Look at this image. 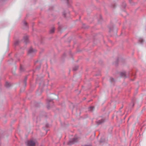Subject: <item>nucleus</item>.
Instances as JSON below:
<instances>
[{"mask_svg": "<svg viewBox=\"0 0 146 146\" xmlns=\"http://www.w3.org/2000/svg\"><path fill=\"white\" fill-rule=\"evenodd\" d=\"M27 76H26L25 77L24 79L23 80L24 83L25 84V86L26 85V84H27L26 80H27Z\"/></svg>", "mask_w": 146, "mask_h": 146, "instance_id": "nucleus-10", "label": "nucleus"}, {"mask_svg": "<svg viewBox=\"0 0 146 146\" xmlns=\"http://www.w3.org/2000/svg\"><path fill=\"white\" fill-rule=\"evenodd\" d=\"M35 142L32 140L28 141H27V146H35Z\"/></svg>", "mask_w": 146, "mask_h": 146, "instance_id": "nucleus-2", "label": "nucleus"}, {"mask_svg": "<svg viewBox=\"0 0 146 146\" xmlns=\"http://www.w3.org/2000/svg\"><path fill=\"white\" fill-rule=\"evenodd\" d=\"M94 107L92 106H90L88 108V110L89 111H92L94 109Z\"/></svg>", "mask_w": 146, "mask_h": 146, "instance_id": "nucleus-9", "label": "nucleus"}, {"mask_svg": "<svg viewBox=\"0 0 146 146\" xmlns=\"http://www.w3.org/2000/svg\"><path fill=\"white\" fill-rule=\"evenodd\" d=\"M129 120V118L128 119V121Z\"/></svg>", "mask_w": 146, "mask_h": 146, "instance_id": "nucleus-25", "label": "nucleus"}, {"mask_svg": "<svg viewBox=\"0 0 146 146\" xmlns=\"http://www.w3.org/2000/svg\"><path fill=\"white\" fill-rule=\"evenodd\" d=\"M144 42V40L141 38H140L139 40V42L142 44Z\"/></svg>", "mask_w": 146, "mask_h": 146, "instance_id": "nucleus-11", "label": "nucleus"}, {"mask_svg": "<svg viewBox=\"0 0 146 146\" xmlns=\"http://www.w3.org/2000/svg\"><path fill=\"white\" fill-rule=\"evenodd\" d=\"M78 68V66H76L75 67H74V68H73V70L74 71H76L77 70Z\"/></svg>", "mask_w": 146, "mask_h": 146, "instance_id": "nucleus-13", "label": "nucleus"}, {"mask_svg": "<svg viewBox=\"0 0 146 146\" xmlns=\"http://www.w3.org/2000/svg\"><path fill=\"white\" fill-rule=\"evenodd\" d=\"M19 42V41L18 40H17L15 41L14 43V45L16 46L18 44Z\"/></svg>", "mask_w": 146, "mask_h": 146, "instance_id": "nucleus-12", "label": "nucleus"}, {"mask_svg": "<svg viewBox=\"0 0 146 146\" xmlns=\"http://www.w3.org/2000/svg\"><path fill=\"white\" fill-rule=\"evenodd\" d=\"M5 86L6 87L9 88V87L11 85L9 83L7 82H6L5 83Z\"/></svg>", "mask_w": 146, "mask_h": 146, "instance_id": "nucleus-7", "label": "nucleus"}, {"mask_svg": "<svg viewBox=\"0 0 146 146\" xmlns=\"http://www.w3.org/2000/svg\"><path fill=\"white\" fill-rule=\"evenodd\" d=\"M122 6L123 7V8H124L125 7L126 4L125 2H123Z\"/></svg>", "mask_w": 146, "mask_h": 146, "instance_id": "nucleus-18", "label": "nucleus"}, {"mask_svg": "<svg viewBox=\"0 0 146 146\" xmlns=\"http://www.w3.org/2000/svg\"><path fill=\"white\" fill-rule=\"evenodd\" d=\"M129 2L131 3V0H129Z\"/></svg>", "mask_w": 146, "mask_h": 146, "instance_id": "nucleus-23", "label": "nucleus"}, {"mask_svg": "<svg viewBox=\"0 0 146 146\" xmlns=\"http://www.w3.org/2000/svg\"><path fill=\"white\" fill-rule=\"evenodd\" d=\"M36 51V50L33 49L32 47H31L28 51V54L33 53Z\"/></svg>", "mask_w": 146, "mask_h": 146, "instance_id": "nucleus-3", "label": "nucleus"}, {"mask_svg": "<svg viewBox=\"0 0 146 146\" xmlns=\"http://www.w3.org/2000/svg\"><path fill=\"white\" fill-rule=\"evenodd\" d=\"M54 27H53L50 30L49 33H52L54 32Z\"/></svg>", "mask_w": 146, "mask_h": 146, "instance_id": "nucleus-8", "label": "nucleus"}, {"mask_svg": "<svg viewBox=\"0 0 146 146\" xmlns=\"http://www.w3.org/2000/svg\"><path fill=\"white\" fill-rule=\"evenodd\" d=\"M100 142H102V141H100Z\"/></svg>", "mask_w": 146, "mask_h": 146, "instance_id": "nucleus-26", "label": "nucleus"}, {"mask_svg": "<svg viewBox=\"0 0 146 146\" xmlns=\"http://www.w3.org/2000/svg\"><path fill=\"white\" fill-rule=\"evenodd\" d=\"M23 23L24 25H25V26H26V27H27V23L25 21H24L23 22Z\"/></svg>", "mask_w": 146, "mask_h": 146, "instance_id": "nucleus-16", "label": "nucleus"}, {"mask_svg": "<svg viewBox=\"0 0 146 146\" xmlns=\"http://www.w3.org/2000/svg\"><path fill=\"white\" fill-rule=\"evenodd\" d=\"M48 106H47V108L48 109H49V103H48Z\"/></svg>", "mask_w": 146, "mask_h": 146, "instance_id": "nucleus-21", "label": "nucleus"}, {"mask_svg": "<svg viewBox=\"0 0 146 146\" xmlns=\"http://www.w3.org/2000/svg\"><path fill=\"white\" fill-rule=\"evenodd\" d=\"M92 146V145H84V146Z\"/></svg>", "mask_w": 146, "mask_h": 146, "instance_id": "nucleus-20", "label": "nucleus"}, {"mask_svg": "<svg viewBox=\"0 0 146 146\" xmlns=\"http://www.w3.org/2000/svg\"><path fill=\"white\" fill-rule=\"evenodd\" d=\"M110 81L111 82H114L115 80L113 78H110Z\"/></svg>", "mask_w": 146, "mask_h": 146, "instance_id": "nucleus-15", "label": "nucleus"}, {"mask_svg": "<svg viewBox=\"0 0 146 146\" xmlns=\"http://www.w3.org/2000/svg\"><path fill=\"white\" fill-rule=\"evenodd\" d=\"M77 138H74L70 140L69 141L68 143V144L69 145H70L72 144H74V143L77 141Z\"/></svg>", "mask_w": 146, "mask_h": 146, "instance_id": "nucleus-1", "label": "nucleus"}, {"mask_svg": "<svg viewBox=\"0 0 146 146\" xmlns=\"http://www.w3.org/2000/svg\"><path fill=\"white\" fill-rule=\"evenodd\" d=\"M20 71H23V67L21 65H20Z\"/></svg>", "mask_w": 146, "mask_h": 146, "instance_id": "nucleus-17", "label": "nucleus"}, {"mask_svg": "<svg viewBox=\"0 0 146 146\" xmlns=\"http://www.w3.org/2000/svg\"><path fill=\"white\" fill-rule=\"evenodd\" d=\"M40 66H39L37 67H36V69H39L40 68Z\"/></svg>", "mask_w": 146, "mask_h": 146, "instance_id": "nucleus-19", "label": "nucleus"}, {"mask_svg": "<svg viewBox=\"0 0 146 146\" xmlns=\"http://www.w3.org/2000/svg\"><path fill=\"white\" fill-rule=\"evenodd\" d=\"M123 106L121 108H123Z\"/></svg>", "mask_w": 146, "mask_h": 146, "instance_id": "nucleus-24", "label": "nucleus"}, {"mask_svg": "<svg viewBox=\"0 0 146 146\" xmlns=\"http://www.w3.org/2000/svg\"><path fill=\"white\" fill-rule=\"evenodd\" d=\"M134 106V104L133 102H131L129 104V106L130 107H133Z\"/></svg>", "mask_w": 146, "mask_h": 146, "instance_id": "nucleus-14", "label": "nucleus"}, {"mask_svg": "<svg viewBox=\"0 0 146 146\" xmlns=\"http://www.w3.org/2000/svg\"><path fill=\"white\" fill-rule=\"evenodd\" d=\"M104 120L102 119L101 120H98V121H97L96 122L98 125H99L102 123L104 122Z\"/></svg>", "mask_w": 146, "mask_h": 146, "instance_id": "nucleus-6", "label": "nucleus"}, {"mask_svg": "<svg viewBox=\"0 0 146 146\" xmlns=\"http://www.w3.org/2000/svg\"><path fill=\"white\" fill-rule=\"evenodd\" d=\"M120 76L121 77L123 78H126L127 77L126 76V74L125 72H121Z\"/></svg>", "mask_w": 146, "mask_h": 146, "instance_id": "nucleus-5", "label": "nucleus"}, {"mask_svg": "<svg viewBox=\"0 0 146 146\" xmlns=\"http://www.w3.org/2000/svg\"><path fill=\"white\" fill-rule=\"evenodd\" d=\"M52 99L50 100H49L48 102H50V101H52Z\"/></svg>", "mask_w": 146, "mask_h": 146, "instance_id": "nucleus-22", "label": "nucleus"}, {"mask_svg": "<svg viewBox=\"0 0 146 146\" xmlns=\"http://www.w3.org/2000/svg\"><path fill=\"white\" fill-rule=\"evenodd\" d=\"M28 36L27 35L24 36L23 37V39L24 40L25 42L27 43L28 41Z\"/></svg>", "mask_w": 146, "mask_h": 146, "instance_id": "nucleus-4", "label": "nucleus"}]
</instances>
